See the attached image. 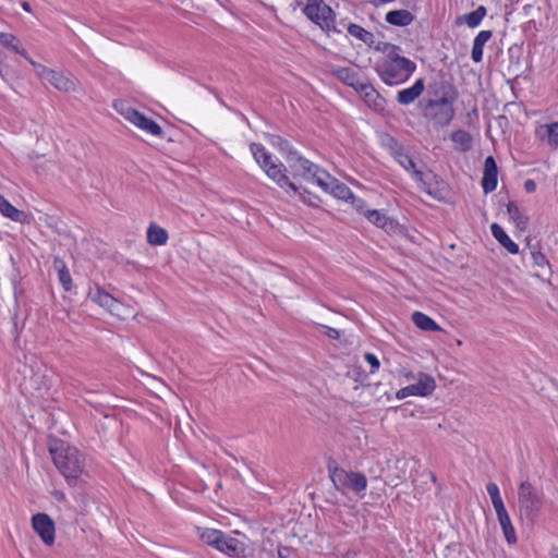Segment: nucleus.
<instances>
[{
    "label": "nucleus",
    "instance_id": "nucleus-14",
    "mask_svg": "<svg viewBox=\"0 0 558 558\" xmlns=\"http://www.w3.org/2000/svg\"><path fill=\"white\" fill-rule=\"evenodd\" d=\"M498 167L493 156H488L484 162L482 187L485 194L496 190L498 183Z\"/></svg>",
    "mask_w": 558,
    "mask_h": 558
},
{
    "label": "nucleus",
    "instance_id": "nucleus-50",
    "mask_svg": "<svg viewBox=\"0 0 558 558\" xmlns=\"http://www.w3.org/2000/svg\"><path fill=\"white\" fill-rule=\"evenodd\" d=\"M351 203L357 211L363 213V214L366 211L365 210V202L363 199L355 197V201L351 199Z\"/></svg>",
    "mask_w": 558,
    "mask_h": 558
},
{
    "label": "nucleus",
    "instance_id": "nucleus-17",
    "mask_svg": "<svg viewBox=\"0 0 558 558\" xmlns=\"http://www.w3.org/2000/svg\"><path fill=\"white\" fill-rule=\"evenodd\" d=\"M407 172H409L412 178L421 184L423 191L428 194H432V181L436 178V175L432 171L424 172L422 167H418L417 162L413 159L410 161V165H407L404 168Z\"/></svg>",
    "mask_w": 558,
    "mask_h": 558
},
{
    "label": "nucleus",
    "instance_id": "nucleus-43",
    "mask_svg": "<svg viewBox=\"0 0 558 558\" xmlns=\"http://www.w3.org/2000/svg\"><path fill=\"white\" fill-rule=\"evenodd\" d=\"M486 490L492 499V504L501 499L499 488L495 483H488L486 486Z\"/></svg>",
    "mask_w": 558,
    "mask_h": 558
},
{
    "label": "nucleus",
    "instance_id": "nucleus-26",
    "mask_svg": "<svg viewBox=\"0 0 558 558\" xmlns=\"http://www.w3.org/2000/svg\"><path fill=\"white\" fill-rule=\"evenodd\" d=\"M0 213L16 222H24L26 220V214L23 210L15 208L0 194Z\"/></svg>",
    "mask_w": 558,
    "mask_h": 558
},
{
    "label": "nucleus",
    "instance_id": "nucleus-45",
    "mask_svg": "<svg viewBox=\"0 0 558 558\" xmlns=\"http://www.w3.org/2000/svg\"><path fill=\"white\" fill-rule=\"evenodd\" d=\"M364 359L372 367L371 373H374L379 368L380 362L373 353H365Z\"/></svg>",
    "mask_w": 558,
    "mask_h": 558
},
{
    "label": "nucleus",
    "instance_id": "nucleus-51",
    "mask_svg": "<svg viewBox=\"0 0 558 558\" xmlns=\"http://www.w3.org/2000/svg\"><path fill=\"white\" fill-rule=\"evenodd\" d=\"M524 189L527 193H533L536 191V183L535 181L529 179L524 182Z\"/></svg>",
    "mask_w": 558,
    "mask_h": 558
},
{
    "label": "nucleus",
    "instance_id": "nucleus-10",
    "mask_svg": "<svg viewBox=\"0 0 558 558\" xmlns=\"http://www.w3.org/2000/svg\"><path fill=\"white\" fill-rule=\"evenodd\" d=\"M432 97L424 105V110L433 109L438 104H453L458 98V90L447 81H439L428 86Z\"/></svg>",
    "mask_w": 558,
    "mask_h": 558
},
{
    "label": "nucleus",
    "instance_id": "nucleus-5",
    "mask_svg": "<svg viewBox=\"0 0 558 558\" xmlns=\"http://www.w3.org/2000/svg\"><path fill=\"white\" fill-rule=\"evenodd\" d=\"M199 538L207 545L232 557L243 555L245 545L235 537L226 535L219 530L203 529L199 530Z\"/></svg>",
    "mask_w": 558,
    "mask_h": 558
},
{
    "label": "nucleus",
    "instance_id": "nucleus-47",
    "mask_svg": "<svg viewBox=\"0 0 558 558\" xmlns=\"http://www.w3.org/2000/svg\"><path fill=\"white\" fill-rule=\"evenodd\" d=\"M53 268L56 269L57 272H60V271H63V270L68 269L64 260L61 257H59V256H56L53 258Z\"/></svg>",
    "mask_w": 558,
    "mask_h": 558
},
{
    "label": "nucleus",
    "instance_id": "nucleus-49",
    "mask_svg": "<svg viewBox=\"0 0 558 558\" xmlns=\"http://www.w3.org/2000/svg\"><path fill=\"white\" fill-rule=\"evenodd\" d=\"M326 329L325 335L330 339H338L340 337V331L336 328L324 326Z\"/></svg>",
    "mask_w": 558,
    "mask_h": 558
},
{
    "label": "nucleus",
    "instance_id": "nucleus-34",
    "mask_svg": "<svg viewBox=\"0 0 558 558\" xmlns=\"http://www.w3.org/2000/svg\"><path fill=\"white\" fill-rule=\"evenodd\" d=\"M451 140L456 144H459L463 150H468L472 145V136L469 132L464 130L454 131L451 134Z\"/></svg>",
    "mask_w": 558,
    "mask_h": 558
},
{
    "label": "nucleus",
    "instance_id": "nucleus-3",
    "mask_svg": "<svg viewBox=\"0 0 558 558\" xmlns=\"http://www.w3.org/2000/svg\"><path fill=\"white\" fill-rule=\"evenodd\" d=\"M287 162L293 171L294 177L313 180L324 191L328 190L329 184L327 183V179H330V175L317 165L302 156H299L294 150H288Z\"/></svg>",
    "mask_w": 558,
    "mask_h": 558
},
{
    "label": "nucleus",
    "instance_id": "nucleus-23",
    "mask_svg": "<svg viewBox=\"0 0 558 558\" xmlns=\"http://www.w3.org/2000/svg\"><path fill=\"white\" fill-rule=\"evenodd\" d=\"M493 37L492 31H481L473 40L471 58L475 63L483 59V49L485 44Z\"/></svg>",
    "mask_w": 558,
    "mask_h": 558
},
{
    "label": "nucleus",
    "instance_id": "nucleus-2",
    "mask_svg": "<svg viewBox=\"0 0 558 558\" xmlns=\"http://www.w3.org/2000/svg\"><path fill=\"white\" fill-rule=\"evenodd\" d=\"M251 153L254 156L256 162L265 170L266 174L277 184L284 189L287 192L292 191L294 194L299 193L303 202H307V198L304 194L300 193V187H298L293 182L289 180L286 175V167L283 163H275L271 160V155L265 149V147L257 143H252L250 145Z\"/></svg>",
    "mask_w": 558,
    "mask_h": 558
},
{
    "label": "nucleus",
    "instance_id": "nucleus-42",
    "mask_svg": "<svg viewBox=\"0 0 558 558\" xmlns=\"http://www.w3.org/2000/svg\"><path fill=\"white\" fill-rule=\"evenodd\" d=\"M396 161L404 169L407 165H410V161L413 160V157L403 148L396 157Z\"/></svg>",
    "mask_w": 558,
    "mask_h": 558
},
{
    "label": "nucleus",
    "instance_id": "nucleus-27",
    "mask_svg": "<svg viewBox=\"0 0 558 558\" xmlns=\"http://www.w3.org/2000/svg\"><path fill=\"white\" fill-rule=\"evenodd\" d=\"M327 183L329 184L327 191H330L332 195H335L337 198L343 201H355V196L351 192L350 187L347 186L344 183H340L331 177L330 179H327Z\"/></svg>",
    "mask_w": 558,
    "mask_h": 558
},
{
    "label": "nucleus",
    "instance_id": "nucleus-20",
    "mask_svg": "<svg viewBox=\"0 0 558 558\" xmlns=\"http://www.w3.org/2000/svg\"><path fill=\"white\" fill-rule=\"evenodd\" d=\"M88 298L97 303L99 306L112 312L118 303L110 293L106 292L99 286H95L94 289H89Z\"/></svg>",
    "mask_w": 558,
    "mask_h": 558
},
{
    "label": "nucleus",
    "instance_id": "nucleus-15",
    "mask_svg": "<svg viewBox=\"0 0 558 558\" xmlns=\"http://www.w3.org/2000/svg\"><path fill=\"white\" fill-rule=\"evenodd\" d=\"M330 73L336 76L343 84L357 90L366 80H362L357 72L351 68H342L331 65L329 69Z\"/></svg>",
    "mask_w": 558,
    "mask_h": 558
},
{
    "label": "nucleus",
    "instance_id": "nucleus-8",
    "mask_svg": "<svg viewBox=\"0 0 558 558\" xmlns=\"http://www.w3.org/2000/svg\"><path fill=\"white\" fill-rule=\"evenodd\" d=\"M304 14L323 29L338 32L333 25L335 13L323 0H307Z\"/></svg>",
    "mask_w": 558,
    "mask_h": 558
},
{
    "label": "nucleus",
    "instance_id": "nucleus-28",
    "mask_svg": "<svg viewBox=\"0 0 558 558\" xmlns=\"http://www.w3.org/2000/svg\"><path fill=\"white\" fill-rule=\"evenodd\" d=\"M507 211L511 220L515 223V227L520 231H525L529 223V217L519 208L514 202H509L507 205Z\"/></svg>",
    "mask_w": 558,
    "mask_h": 558
},
{
    "label": "nucleus",
    "instance_id": "nucleus-44",
    "mask_svg": "<svg viewBox=\"0 0 558 558\" xmlns=\"http://www.w3.org/2000/svg\"><path fill=\"white\" fill-rule=\"evenodd\" d=\"M369 47L374 48L376 51L383 52L384 54H386L391 49L393 50V44L385 43V41L376 43L374 40V44Z\"/></svg>",
    "mask_w": 558,
    "mask_h": 558
},
{
    "label": "nucleus",
    "instance_id": "nucleus-1",
    "mask_svg": "<svg viewBox=\"0 0 558 558\" xmlns=\"http://www.w3.org/2000/svg\"><path fill=\"white\" fill-rule=\"evenodd\" d=\"M49 452L56 468L71 485H76L84 472L85 459L75 448L63 440L53 439L49 442Z\"/></svg>",
    "mask_w": 558,
    "mask_h": 558
},
{
    "label": "nucleus",
    "instance_id": "nucleus-18",
    "mask_svg": "<svg viewBox=\"0 0 558 558\" xmlns=\"http://www.w3.org/2000/svg\"><path fill=\"white\" fill-rule=\"evenodd\" d=\"M425 111L426 116H432L434 122L439 126L448 125L454 117L452 104H438L433 109Z\"/></svg>",
    "mask_w": 558,
    "mask_h": 558
},
{
    "label": "nucleus",
    "instance_id": "nucleus-25",
    "mask_svg": "<svg viewBox=\"0 0 558 558\" xmlns=\"http://www.w3.org/2000/svg\"><path fill=\"white\" fill-rule=\"evenodd\" d=\"M487 10L484 5H480L476 10L459 16L456 21L457 24L465 23L469 27H477L482 20L485 17Z\"/></svg>",
    "mask_w": 558,
    "mask_h": 558
},
{
    "label": "nucleus",
    "instance_id": "nucleus-31",
    "mask_svg": "<svg viewBox=\"0 0 558 558\" xmlns=\"http://www.w3.org/2000/svg\"><path fill=\"white\" fill-rule=\"evenodd\" d=\"M348 33L351 36L362 40L367 46H372L374 44V35L357 24L350 23L348 25Z\"/></svg>",
    "mask_w": 558,
    "mask_h": 558
},
{
    "label": "nucleus",
    "instance_id": "nucleus-4",
    "mask_svg": "<svg viewBox=\"0 0 558 558\" xmlns=\"http://www.w3.org/2000/svg\"><path fill=\"white\" fill-rule=\"evenodd\" d=\"M329 477L337 490L344 492V489L352 490L356 494L364 492L367 487V480L364 474L360 472H348L339 468L335 460H329L327 463Z\"/></svg>",
    "mask_w": 558,
    "mask_h": 558
},
{
    "label": "nucleus",
    "instance_id": "nucleus-41",
    "mask_svg": "<svg viewBox=\"0 0 558 558\" xmlns=\"http://www.w3.org/2000/svg\"><path fill=\"white\" fill-rule=\"evenodd\" d=\"M58 277L63 289L65 291H70L72 289V277L70 275L69 269L58 272Z\"/></svg>",
    "mask_w": 558,
    "mask_h": 558
},
{
    "label": "nucleus",
    "instance_id": "nucleus-33",
    "mask_svg": "<svg viewBox=\"0 0 558 558\" xmlns=\"http://www.w3.org/2000/svg\"><path fill=\"white\" fill-rule=\"evenodd\" d=\"M0 44L4 47L11 48L14 52L24 56L29 62L32 59H29L24 49H20L19 41L16 37L12 34L8 33H1L0 34Z\"/></svg>",
    "mask_w": 558,
    "mask_h": 558
},
{
    "label": "nucleus",
    "instance_id": "nucleus-46",
    "mask_svg": "<svg viewBox=\"0 0 558 558\" xmlns=\"http://www.w3.org/2000/svg\"><path fill=\"white\" fill-rule=\"evenodd\" d=\"M278 558H296V557L290 547L279 546L278 547Z\"/></svg>",
    "mask_w": 558,
    "mask_h": 558
},
{
    "label": "nucleus",
    "instance_id": "nucleus-19",
    "mask_svg": "<svg viewBox=\"0 0 558 558\" xmlns=\"http://www.w3.org/2000/svg\"><path fill=\"white\" fill-rule=\"evenodd\" d=\"M424 88L425 85L423 78H418L411 87L398 92L397 101L400 105L408 106L414 102L415 99L421 96V94L424 92Z\"/></svg>",
    "mask_w": 558,
    "mask_h": 558
},
{
    "label": "nucleus",
    "instance_id": "nucleus-29",
    "mask_svg": "<svg viewBox=\"0 0 558 558\" xmlns=\"http://www.w3.org/2000/svg\"><path fill=\"white\" fill-rule=\"evenodd\" d=\"M412 322L415 326L425 331H439L441 328L434 319L422 312H414L412 314Z\"/></svg>",
    "mask_w": 558,
    "mask_h": 558
},
{
    "label": "nucleus",
    "instance_id": "nucleus-40",
    "mask_svg": "<svg viewBox=\"0 0 558 558\" xmlns=\"http://www.w3.org/2000/svg\"><path fill=\"white\" fill-rule=\"evenodd\" d=\"M531 256H532V259H533V263L535 266L539 267V268H545V267H549V263L547 260V258L545 257V255L536 250L535 247H533L531 250Z\"/></svg>",
    "mask_w": 558,
    "mask_h": 558
},
{
    "label": "nucleus",
    "instance_id": "nucleus-16",
    "mask_svg": "<svg viewBox=\"0 0 558 558\" xmlns=\"http://www.w3.org/2000/svg\"><path fill=\"white\" fill-rule=\"evenodd\" d=\"M364 215L369 222L378 228L384 229L387 233H396L400 228L399 223L395 219L388 217L386 214L380 213L379 210L367 209Z\"/></svg>",
    "mask_w": 558,
    "mask_h": 558
},
{
    "label": "nucleus",
    "instance_id": "nucleus-24",
    "mask_svg": "<svg viewBox=\"0 0 558 558\" xmlns=\"http://www.w3.org/2000/svg\"><path fill=\"white\" fill-rule=\"evenodd\" d=\"M415 16L408 10H392L386 14V22L393 26H408Z\"/></svg>",
    "mask_w": 558,
    "mask_h": 558
},
{
    "label": "nucleus",
    "instance_id": "nucleus-53",
    "mask_svg": "<svg viewBox=\"0 0 558 558\" xmlns=\"http://www.w3.org/2000/svg\"><path fill=\"white\" fill-rule=\"evenodd\" d=\"M22 8L27 11V12H31L32 9H31V4L26 1L22 2Z\"/></svg>",
    "mask_w": 558,
    "mask_h": 558
},
{
    "label": "nucleus",
    "instance_id": "nucleus-6",
    "mask_svg": "<svg viewBox=\"0 0 558 558\" xmlns=\"http://www.w3.org/2000/svg\"><path fill=\"white\" fill-rule=\"evenodd\" d=\"M416 64L410 59L397 62H376L375 70L387 85L405 82L415 71Z\"/></svg>",
    "mask_w": 558,
    "mask_h": 558
},
{
    "label": "nucleus",
    "instance_id": "nucleus-12",
    "mask_svg": "<svg viewBox=\"0 0 558 558\" xmlns=\"http://www.w3.org/2000/svg\"><path fill=\"white\" fill-rule=\"evenodd\" d=\"M121 113L124 116L126 120L132 122L134 125L138 126L140 129L150 133L155 136H162L163 131L161 126L155 122L154 120L147 118L136 109L132 107H126L125 109L121 110Z\"/></svg>",
    "mask_w": 558,
    "mask_h": 558
},
{
    "label": "nucleus",
    "instance_id": "nucleus-38",
    "mask_svg": "<svg viewBox=\"0 0 558 558\" xmlns=\"http://www.w3.org/2000/svg\"><path fill=\"white\" fill-rule=\"evenodd\" d=\"M270 143L272 146L277 147L282 154L288 156V150H293L290 143L282 138L279 135H271Z\"/></svg>",
    "mask_w": 558,
    "mask_h": 558
},
{
    "label": "nucleus",
    "instance_id": "nucleus-37",
    "mask_svg": "<svg viewBox=\"0 0 558 558\" xmlns=\"http://www.w3.org/2000/svg\"><path fill=\"white\" fill-rule=\"evenodd\" d=\"M384 145L388 148L390 155L395 158L404 147L392 136L384 138Z\"/></svg>",
    "mask_w": 558,
    "mask_h": 558
},
{
    "label": "nucleus",
    "instance_id": "nucleus-22",
    "mask_svg": "<svg viewBox=\"0 0 558 558\" xmlns=\"http://www.w3.org/2000/svg\"><path fill=\"white\" fill-rule=\"evenodd\" d=\"M490 231L494 238L499 242V244L504 246L509 253H519V245L508 236V234L498 223L494 222L490 226Z\"/></svg>",
    "mask_w": 558,
    "mask_h": 558
},
{
    "label": "nucleus",
    "instance_id": "nucleus-36",
    "mask_svg": "<svg viewBox=\"0 0 558 558\" xmlns=\"http://www.w3.org/2000/svg\"><path fill=\"white\" fill-rule=\"evenodd\" d=\"M547 131V143L549 146L558 147V122H553L544 125Z\"/></svg>",
    "mask_w": 558,
    "mask_h": 558
},
{
    "label": "nucleus",
    "instance_id": "nucleus-52",
    "mask_svg": "<svg viewBox=\"0 0 558 558\" xmlns=\"http://www.w3.org/2000/svg\"><path fill=\"white\" fill-rule=\"evenodd\" d=\"M404 377L408 379H416L417 378L412 372H404Z\"/></svg>",
    "mask_w": 558,
    "mask_h": 558
},
{
    "label": "nucleus",
    "instance_id": "nucleus-39",
    "mask_svg": "<svg viewBox=\"0 0 558 558\" xmlns=\"http://www.w3.org/2000/svg\"><path fill=\"white\" fill-rule=\"evenodd\" d=\"M401 52V48L397 45H393V50H389L386 54H385V58L381 59V60H378L377 62H397L399 60H404L407 59L405 57H402L400 54Z\"/></svg>",
    "mask_w": 558,
    "mask_h": 558
},
{
    "label": "nucleus",
    "instance_id": "nucleus-13",
    "mask_svg": "<svg viewBox=\"0 0 558 558\" xmlns=\"http://www.w3.org/2000/svg\"><path fill=\"white\" fill-rule=\"evenodd\" d=\"M32 525L41 541L50 546L54 543V523L46 513H37L32 518Z\"/></svg>",
    "mask_w": 558,
    "mask_h": 558
},
{
    "label": "nucleus",
    "instance_id": "nucleus-11",
    "mask_svg": "<svg viewBox=\"0 0 558 558\" xmlns=\"http://www.w3.org/2000/svg\"><path fill=\"white\" fill-rule=\"evenodd\" d=\"M435 387V379L428 374L421 372L417 375L416 383L398 390L396 397L400 400L410 396L426 397L433 393Z\"/></svg>",
    "mask_w": 558,
    "mask_h": 558
},
{
    "label": "nucleus",
    "instance_id": "nucleus-35",
    "mask_svg": "<svg viewBox=\"0 0 558 558\" xmlns=\"http://www.w3.org/2000/svg\"><path fill=\"white\" fill-rule=\"evenodd\" d=\"M52 372L45 368L44 373L40 375L39 373H35L33 379L35 380L37 387L36 389L40 390L41 388L49 389L52 386Z\"/></svg>",
    "mask_w": 558,
    "mask_h": 558
},
{
    "label": "nucleus",
    "instance_id": "nucleus-21",
    "mask_svg": "<svg viewBox=\"0 0 558 558\" xmlns=\"http://www.w3.org/2000/svg\"><path fill=\"white\" fill-rule=\"evenodd\" d=\"M356 92L363 97L364 101L369 107L374 108L375 110L383 109L384 100L368 81H365Z\"/></svg>",
    "mask_w": 558,
    "mask_h": 558
},
{
    "label": "nucleus",
    "instance_id": "nucleus-48",
    "mask_svg": "<svg viewBox=\"0 0 558 558\" xmlns=\"http://www.w3.org/2000/svg\"><path fill=\"white\" fill-rule=\"evenodd\" d=\"M493 506H494V508H495V511H496L497 518H498L499 515H505V514H507V513H508V512H507V510H506V508H505V505H504L502 499H500V500H498V501L493 502Z\"/></svg>",
    "mask_w": 558,
    "mask_h": 558
},
{
    "label": "nucleus",
    "instance_id": "nucleus-30",
    "mask_svg": "<svg viewBox=\"0 0 558 558\" xmlns=\"http://www.w3.org/2000/svg\"><path fill=\"white\" fill-rule=\"evenodd\" d=\"M167 231L155 223H150V226L147 229V242L150 245H163L167 243Z\"/></svg>",
    "mask_w": 558,
    "mask_h": 558
},
{
    "label": "nucleus",
    "instance_id": "nucleus-7",
    "mask_svg": "<svg viewBox=\"0 0 558 558\" xmlns=\"http://www.w3.org/2000/svg\"><path fill=\"white\" fill-rule=\"evenodd\" d=\"M520 515L533 522L541 510V499L529 482H522L518 493Z\"/></svg>",
    "mask_w": 558,
    "mask_h": 558
},
{
    "label": "nucleus",
    "instance_id": "nucleus-32",
    "mask_svg": "<svg viewBox=\"0 0 558 558\" xmlns=\"http://www.w3.org/2000/svg\"><path fill=\"white\" fill-rule=\"evenodd\" d=\"M498 522L501 526V530L504 532L505 538L508 542V544H515L517 543V535L514 527L511 523L509 514L499 515Z\"/></svg>",
    "mask_w": 558,
    "mask_h": 558
},
{
    "label": "nucleus",
    "instance_id": "nucleus-9",
    "mask_svg": "<svg viewBox=\"0 0 558 558\" xmlns=\"http://www.w3.org/2000/svg\"><path fill=\"white\" fill-rule=\"evenodd\" d=\"M31 63L36 75L43 81L50 83L58 90L69 93L75 89L76 81L72 75H64L62 72L48 69L33 60H31Z\"/></svg>",
    "mask_w": 558,
    "mask_h": 558
}]
</instances>
